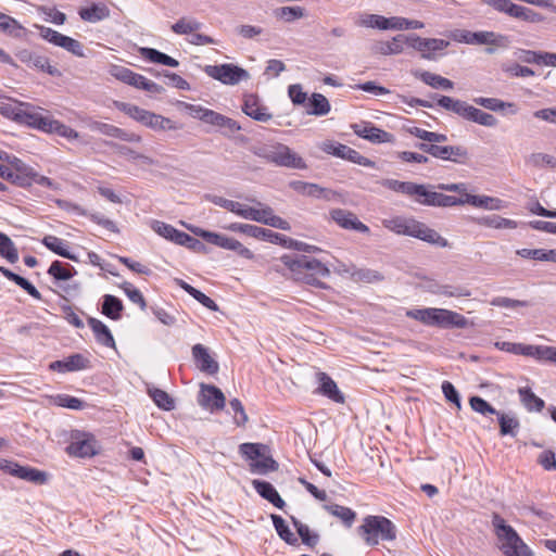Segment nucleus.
Returning <instances> with one entry per match:
<instances>
[{"instance_id": "1", "label": "nucleus", "mask_w": 556, "mask_h": 556, "mask_svg": "<svg viewBox=\"0 0 556 556\" xmlns=\"http://www.w3.org/2000/svg\"><path fill=\"white\" fill-rule=\"evenodd\" d=\"M280 263L289 270L293 280L306 285L325 288L321 280L330 276V270L325 264L305 255H283Z\"/></svg>"}, {"instance_id": "2", "label": "nucleus", "mask_w": 556, "mask_h": 556, "mask_svg": "<svg viewBox=\"0 0 556 556\" xmlns=\"http://www.w3.org/2000/svg\"><path fill=\"white\" fill-rule=\"evenodd\" d=\"M382 225L396 235L414 237L441 248L448 245L447 240L438 231L413 217L394 216L383 219Z\"/></svg>"}, {"instance_id": "3", "label": "nucleus", "mask_w": 556, "mask_h": 556, "mask_svg": "<svg viewBox=\"0 0 556 556\" xmlns=\"http://www.w3.org/2000/svg\"><path fill=\"white\" fill-rule=\"evenodd\" d=\"M251 151L257 157L276 166L294 169H305L307 167L305 161L283 143L275 142L255 146Z\"/></svg>"}, {"instance_id": "4", "label": "nucleus", "mask_w": 556, "mask_h": 556, "mask_svg": "<svg viewBox=\"0 0 556 556\" xmlns=\"http://www.w3.org/2000/svg\"><path fill=\"white\" fill-rule=\"evenodd\" d=\"M358 535L369 546H376L379 541H394L396 539L395 525L384 516H366L357 528Z\"/></svg>"}, {"instance_id": "5", "label": "nucleus", "mask_w": 556, "mask_h": 556, "mask_svg": "<svg viewBox=\"0 0 556 556\" xmlns=\"http://www.w3.org/2000/svg\"><path fill=\"white\" fill-rule=\"evenodd\" d=\"M495 534L501 542L500 549L505 556H534L516 530L498 515L492 517Z\"/></svg>"}, {"instance_id": "6", "label": "nucleus", "mask_w": 556, "mask_h": 556, "mask_svg": "<svg viewBox=\"0 0 556 556\" xmlns=\"http://www.w3.org/2000/svg\"><path fill=\"white\" fill-rule=\"evenodd\" d=\"M251 202L255 204V206H249L247 204L235 202V207L231 213L249 220H253L256 223L265 224L267 226L278 228L281 230H289L290 224L283 218L274 214V210L263 204L255 199H251Z\"/></svg>"}, {"instance_id": "7", "label": "nucleus", "mask_w": 556, "mask_h": 556, "mask_svg": "<svg viewBox=\"0 0 556 556\" xmlns=\"http://www.w3.org/2000/svg\"><path fill=\"white\" fill-rule=\"evenodd\" d=\"M113 104L121 112L153 130L177 129V126L172 122V119L141 109L138 105L122 101H114Z\"/></svg>"}, {"instance_id": "8", "label": "nucleus", "mask_w": 556, "mask_h": 556, "mask_svg": "<svg viewBox=\"0 0 556 556\" xmlns=\"http://www.w3.org/2000/svg\"><path fill=\"white\" fill-rule=\"evenodd\" d=\"M483 3L493 8L495 11L500 13H504L509 17H513L518 21H522L530 24H539L544 22L545 17L534 11L531 8L517 4L510 0H481Z\"/></svg>"}, {"instance_id": "9", "label": "nucleus", "mask_w": 556, "mask_h": 556, "mask_svg": "<svg viewBox=\"0 0 556 556\" xmlns=\"http://www.w3.org/2000/svg\"><path fill=\"white\" fill-rule=\"evenodd\" d=\"M187 228L193 235L201 237L202 239H204L206 242H208L211 244L223 248L225 250L235 251L240 256L248 258V260L254 258L253 252L251 250H249L248 248H245L241 242H239L235 238H230L225 235L204 230L197 226H187Z\"/></svg>"}, {"instance_id": "10", "label": "nucleus", "mask_w": 556, "mask_h": 556, "mask_svg": "<svg viewBox=\"0 0 556 556\" xmlns=\"http://www.w3.org/2000/svg\"><path fill=\"white\" fill-rule=\"evenodd\" d=\"M410 199L421 205L451 207L457 205V198L437 192L431 185L414 184Z\"/></svg>"}, {"instance_id": "11", "label": "nucleus", "mask_w": 556, "mask_h": 556, "mask_svg": "<svg viewBox=\"0 0 556 556\" xmlns=\"http://www.w3.org/2000/svg\"><path fill=\"white\" fill-rule=\"evenodd\" d=\"M204 72L207 76L220 81L224 85H237L242 80H248L250 74L242 67L231 63L220 65H206Z\"/></svg>"}, {"instance_id": "12", "label": "nucleus", "mask_w": 556, "mask_h": 556, "mask_svg": "<svg viewBox=\"0 0 556 556\" xmlns=\"http://www.w3.org/2000/svg\"><path fill=\"white\" fill-rule=\"evenodd\" d=\"M72 441L66 447L67 453L74 457H92L99 452V444L91 433L75 431Z\"/></svg>"}, {"instance_id": "13", "label": "nucleus", "mask_w": 556, "mask_h": 556, "mask_svg": "<svg viewBox=\"0 0 556 556\" xmlns=\"http://www.w3.org/2000/svg\"><path fill=\"white\" fill-rule=\"evenodd\" d=\"M36 27L38 28L39 35L42 39L56 47L63 48L76 56H85L83 45L78 40L65 36L50 27L41 25H36Z\"/></svg>"}, {"instance_id": "14", "label": "nucleus", "mask_w": 556, "mask_h": 556, "mask_svg": "<svg viewBox=\"0 0 556 556\" xmlns=\"http://www.w3.org/2000/svg\"><path fill=\"white\" fill-rule=\"evenodd\" d=\"M405 41L413 49L421 52V56L427 60L432 59V52L441 51L450 46V41L438 38H421L415 34L405 37Z\"/></svg>"}, {"instance_id": "15", "label": "nucleus", "mask_w": 556, "mask_h": 556, "mask_svg": "<svg viewBox=\"0 0 556 556\" xmlns=\"http://www.w3.org/2000/svg\"><path fill=\"white\" fill-rule=\"evenodd\" d=\"M198 403L201 407L210 412L222 410L225 407L226 399L224 393L215 386L201 384L198 396Z\"/></svg>"}, {"instance_id": "16", "label": "nucleus", "mask_w": 556, "mask_h": 556, "mask_svg": "<svg viewBox=\"0 0 556 556\" xmlns=\"http://www.w3.org/2000/svg\"><path fill=\"white\" fill-rule=\"evenodd\" d=\"M352 129L358 137L372 143H387L394 141V136L392 134L374 126L371 123L362 122L353 124Z\"/></svg>"}, {"instance_id": "17", "label": "nucleus", "mask_w": 556, "mask_h": 556, "mask_svg": "<svg viewBox=\"0 0 556 556\" xmlns=\"http://www.w3.org/2000/svg\"><path fill=\"white\" fill-rule=\"evenodd\" d=\"M22 112L18 116V124L29 126L31 128L45 131L49 115H43L41 109L30 103H23Z\"/></svg>"}, {"instance_id": "18", "label": "nucleus", "mask_w": 556, "mask_h": 556, "mask_svg": "<svg viewBox=\"0 0 556 556\" xmlns=\"http://www.w3.org/2000/svg\"><path fill=\"white\" fill-rule=\"evenodd\" d=\"M289 187L302 195L315 199H325L329 201L336 195V192L330 189L323 188L317 184L302 180H292L289 182Z\"/></svg>"}, {"instance_id": "19", "label": "nucleus", "mask_w": 556, "mask_h": 556, "mask_svg": "<svg viewBox=\"0 0 556 556\" xmlns=\"http://www.w3.org/2000/svg\"><path fill=\"white\" fill-rule=\"evenodd\" d=\"M457 205L470 204L490 211H500L506 207L503 200L489 195H475L465 193L462 198H457Z\"/></svg>"}, {"instance_id": "20", "label": "nucleus", "mask_w": 556, "mask_h": 556, "mask_svg": "<svg viewBox=\"0 0 556 556\" xmlns=\"http://www.w3.org/2000/svg\"><path fill=\"white\" fill-rule=\"evenodd\" d=\"M331 218L342 228L352 229L362 233H368L369 228L358 220L356 215L350 211L334 208L330 212Z\"/></svg>"}, {"instance_id": "21", "label": "nucleus", "mask_w": 556, "mask_h": 556, "mask_svg": "<svg viewBox=\"0 0 556 556\" xmlns=\"http://www.w3.org/2000/svg\"><path fill=\"white\" fill-rule=\"evenodd\" d=\"M318 382L317 393L330 399L331 401L343 404L345 399L342 392L339 390L337 383L326 372L318 371L316 374Z\"/></svg>"}, {"instance_id": "22", "label": "nucleus", "mask_w": 556, "mask_h": 556, "mask_svg": "<svg viewBox=\"0 0 556 556\" xmlns=\"http://www.w3.org/2000/svg\"><path fill=\"white\" fill-rule=\"evenodd\" d=\"M89 127L93 131H99L102 135L118 138L128 142H140L141 137L135 132H128L119 127H116L111 124L101 123V122H91Z\"/></svg>"}, {"instance_id": "23", "label": "nucleus", "mask_w": 556, "mask_h": 556, "mask_svg": "<svg viewBox=\"0 0 556 556\" xmlns=\"http://www.w3.org/2000/svg\"><path fill=\"white\" fill-rule=\"evenodd\" d=\"M244 114L257 122H268L273 115L268 112L267 108L263 105L255 94H247L242 105Z\"/></svg>"}, {"instance_id": "24", "label": "nucleus", "mask_w": 556, "mask_h": 556, "mask_svg": "<svg viewBox=\"0 0 556 556\" xmlns=\"http://www.w3.org/2000/svg\"><path fill=\"white\" fill-rule=\"evenodd\" d=\"M192 356L198 368L206 374L214 375L218 371V363L210 355L208 350L198 343L192 346Z\"/></svg>"}, {"instance_id": "25", "label": "nucleus", "mask_w": 556, "mask_h": 556, "mask_svg": "<svg viewBox=\"0 0 556 556\" xmlns=\"http://www.w3.org/2000/svg\"><path fill=\"white\" fill-rule=\"evenodd\" d=\"M185 109L193 118H198L206 124L219 127L224 115L213 110L203 108L198 104L184 103Z\"/></svg>"}, {"instance_id": "26", "label": "nucleus", "mask_w": 556, "mask_h": 556, "mask_svg": "<svg viewBox=\"0 0 556 556\" xmlns=\"http://www.w3.org/2000/svg\"><path fill=\"white\" fill-rule=\"evenodd\" d=\"M444 161L454 163H465L468 159V151L462 146H437L434 149V156Z\"/></svg>"}, {"instance_id": "27", "label": "nucleus", "mask_w": 556, "mask_h": 556, "mask_svg": "<svg viewBox=\"0 0 556 556\" xmlns=\"http://www.w3.org/2000/svg\"><path fill=\"white\" fill-rule=\"evenodd\" d=\"M257 239H262V240H265V241L271 242V243H278L283 247H292L294 243V247L298 250H304V251L317 250L315 247H311L306 243L294 242L292 239L287 238L286 236H283L281 233L275 232V231H273L270 229H266V228H261V233Z\"/></svg>"}, {"instance_id": "28", "label": "nucleus", "mask_w": 556, "mask_h": 556, "mask_svg": "<svg viewBox=\"0 0 556 556\" xmlns=\"http://www.w3.org/2000/svg\"><path fill=\"white\" fill-rule=\"evenodd\" d=\"M80 18L89 23H98L110 17L109 7L102 2L91 3L89 7L81 8L78 12Z\"/></svg>"}, {"instance_id": "29", "label": "nucleus", "mask_w": 556, "mask_h": 556, "mask_svg": "<svg viewBox=\"0 0 556 556\" xmlns=\"http://www.w3.org/2000/svg\"><path fill=\"white\" fill-rule=\"evenodd\" d=\"M252 485L255 491L275 507L282 509L286 505L285 501L280 497L277 490L267 481L253 480Z\"/></svg>"}, {"instance_id": "30", "label": "nucleus", "mask_w": 556, "mask_h": 556, "mask_svg": "<svg viewBox=\"0 0 556 556\" xmlns=\"http://www.w3.org/2000/svg\"><path fill=\"white\" fill-rule=\"evenodd\" d=\"M31 175L33 168H26V170H15L14 168H10L4 166L2 172L0 173V177L13 182L18 187H29L31 186Z\"/></svg>"}, {"instance_id": "31", "label": "nucleus", "mask_w": 556, "mask_h": 556, "mask_svg": "<svg viewBox=\"0 0 556 556\" xmlns=\"http://www.w3.org/2000/svg\"><path fill=\"white\" fill-rule=\"evenodd\" d=\"M88 324L92 329L94 337L99 343L109 348L115 345V341L110 329L101 320L90 317Z\"/></svg>"}, {"instance_id": "32", "label": "nucleus", "mask_w": 556, "mask_h": 556, "mask_svg": "<svg viewBox=\"0 0 556 556\" xmlns=\"http://www.w3.org/2000/svg\"><path fill=\"white\" fill-rule=\"evenodd\" d=\"M41 242L47 249H49L53 253L72 261H77L76 256L70 253L67 249V243L63 239L52 235H48L43 237Z\"/></svg>"}, {"instance_id": "33", "label": "nucleus", "mask_w": 556, "mask_h": 556, "mask_svg": "<svg viewBox=\"0 0 556 556\" xmlns=\"http://www.w3.org/2000/svg\"><path fill=\"white\" fill-rule=\"evenodd\" d=\"M405 40V36L397 35L392 38L390 41H378L372 47L376 53L382 55H391V54H400L403 52V41Z\"/></svg>"}, {"instance_id": "34", "label": "nucleus", "mask_w": 556, "mask_h": 556, "mask_svg": "<svg viewBox=\"0 0 556 556\" xmlns=\"http://www.w3.org/2000/svg\"><path fill=\"white\" fill-rule=\"evenodd\" d=\"M139 53L142 58L149 60L152 63H157L169 67H177L179 65V62L176 59L153 48H140Z\"/></svg>"}, {"instance_id": "35", "label": "nucleus", "mask_w": 556, "mask_h": 556, "mask_svg": "<svg viewBox=\"0 0 556 556\" xmlns=\"http://www.w3.org/2000/svg\"><path fill=\"white\" fill-rule=\"evenodd\" d=\"M48 134H54L68 140H75L79 137L78 132L72 127L61 123L58 119L49 116L45 131Z\"/></svg>"}, {"instance_id": "36", "label": "nucleus", "mask_w": 556, "mask_h": 556, "mask_svg": "<svg viewBox=\"0 0 556 556\" xmlns=\"http://www.w3.org/2000/svg\"><path fill=\"white\" fill-rule=\"evenodd\" d=\"M203 24L192 16H182L170 26L176 35H191L202 28Z\"/></svg>"}, {"instance_id": "37", "label": "nucleus", "mask_w": 556, "mask_h": 556, "mask_svg": "<svg viewBox=\"0 0 556 556\" xmlns=\"http://www.w3.org/2000/svg\"><path fill=\"white\" fill-rule=\"evenodd\" d=\"M480 226H485L494 229H516L518 224L516 220L502 217L500 215L483 216L476 219Z\"/></svg>"}, {"instance_id": "38", "label": "nucleus", "mask_w": 556, "mask_h": 556, "mask_svg": "<svg viewBox=\"0 0 556 556\" xmlns=\"http://www.w3.org/2000/svg\"><path fill=\"white\" fill-rule=\"evenodd\" d=\"M498 424H500V433L501 435H510L516 437L517 431L520 427V422L517 417L513 414L496 413Z\"/></svg>"}, {"instance_id": "39", "label": "nucleus", "mask_w": 556, "mask_h": 556, "mask_svg": "<svg viewBox=\"0 0 556 556\" xmlns=\"http://www.w3.org/2000/svg\"><path fill=\"white\" fill-rule=\"evenodd\" d=\"M414 75L415 77L421 79L425 84L431 86L432 88H441L448 90L454 87L452 80L427 71L415 72Z\"/></svg>"}, {"instance_id": "40", "label": "nucleus", "mask_w": 556, "mask_h": 556, "mask_svg": "<svg viewBox=\"0 0 556 556\" xmlns=\"http://www.w3.org/2000/svg\"><path fill=\"white\" fill-rule=\"evenodd\" d=\"M123 308V303L118 298L111 294L103 296L102 314L106 317L113 320H118L122 316Z\"/></svg>"}, {"instance_id": "41", "label": "nucleus", "mask_w": 556, "mask_h": 556, "mask_svg": "<svg viewBox=\"0 0 556 556\" xmlns=\"http://www.w3.org/2000/svg\"><path fill=\"white\" fill-rule=\"evenodd\" d=\"M110 75H112L117 80H121L124 84H127L132 87H137L140 74L132 72L131 70L121 66V65H111L109 70Z\"/></svg>"}, {"instance_id": "42", "label": "nucleus", "mask_w": 556, "mask_h": 556, "mask_svg": "<svg viewBox=\"0 0 556 556\" xmlns=\"http://www.w3.org/2000/svg\"><path fill=\"white\" fill-rule=\"evenodd\" d=\"M278 469V463L268 455V448L256 462L250 463V471L257 475H266Z\"/></svg>"}, {"instance_id": "43", "label": "nucleus", "mask_w": 556, "mask_h": 556, "mask_svg": "<svg viewBox=\"0 0 556 556\" xmlns=\"http://www.w3.org/2000/svg\"><path fill=\"white\" fill-rule=\"evenodd\" d=\"M473 102L477 105H480L493 112H500L504 111L505 109H511V113H516V105L514 103L504 102L497 98L476 97L473 98Z\"/></svg>"}, {"instance_id": "44", "label": "nucleus", "mask_w": 556, "mask_h": 556, "mask_svg": "<svg viewBox=\"0 0 556 556\" xmlns=\"http://www.w3.org/2000/svg\"><path fill=\"white\" fill-rule=\"evenodd\" d=\"M520 401L529 412H541L544 408V401L536 396L531 389L520 388L518 390Z\"/></svg>"}, {"instance_id": "45", "label": "nucleus", "mask_w": 556, "mask_h": 556, "mask_svg": "<svg viewBox=\"0 0 556 556\" xmlns=\"http://www.w3.org/2000/svg\"><path fill=\"white\" fill-rule=\"evenodd\" d=\"M15 477L28 482H33L35 484H45L48 480L47 473L45 471L21 465Z\"/></svg>"}, {"instance_id": "46", "label": "nucleus", "mask_w": 556, "mask_h": 556, "mask_svg": "<svg viewBox=\"0 0 556 556\" xmlns=\"http://www.w3.org/2000/svg\"><path fill=\"white\" fill-rule=\"evenodd\" d=\"M308 105L311 109L307 110V113L312 115L324 116L330 112V103L328 99L321 93H313Z\"/></svg>"}, {"instance_id": "47", "label": "nucleus", "mask_w": 556, "mask_h": 556, "mask_svg": "<svg viewBox=\"0 0 556 556\" xmlns=\"http://www.w3.org/2000/svg\"><path fill=\"white\" fill-rule=\"evenodd\" d=\"M179 286L188 293L190 294L193 299H195L199 303H201L203 306H205L206 308L213 311V312H216L218 311V306L217 304L207 295H205L203 292H201L200 290L193 288L192 286H190L189 283L185 282L184 280H180L179 281Z\"/></svg>"}, {"instance_id": "48", "label": "nucleus", "mask_w": 556, "mask_h": 556, "mask_svg": "<svg viewBox=\"0 0 556 556\" xmlns=\"http://www.w3.org/2000/svg\"><path fill=\"white\" fill-rule=\"evenodd\" d=\"M0 30L14 38H23L27 34V29L10 15L0 22Z\"/></svg>"}, {"instance_id": "49", "label": "nucleus", "mask_w": 556, "mask_h": 556, "mask_svg": "<svg viewBox=\"0 0 556 556\" xmlns=\"http://www.w3.org/2000/svg\"><path fill=\"white\" fill-rule=\"evenodd\" d=\"M0 30L14 38H23L27 34V29L10 15L0 22Z\"/></svg>"}, {"instance_id": "50", "label": "nucleus", "mask_w": 556, "mask_h": 556, "mask_svg": "<svg viewBox=\"0 0 556 556\" xmlns=\"http://www.w3.org/2000/svg\"><path fill=\"white\" fill-rule=\"evenodd\" d=\"M505 36L488 30L475 31L473 36V45H493L503 47L505 46Z\"/></svg>"}, {"instance_id": "51", "label": "nucleus", "mask_w": 556, "mask_h": 556, "mask_svg": "<svg viewBox=\"0 0 556 556\" xmlns=\"http://www.w3.org/2000/svg\"><path fill=\"white\" fill-rule=\"evenodd\" d=\"M338 157H341V159H344V160H349L355 164H359V165H363V166H372L374 163L363 156L359 152H357L356 150L345 146V144H340V148L338 149Z\"/></svg>"}, {"instance_id": "52", "label": "nucleus", "mask_w": 556, "mask_h": 556, "mask_svg": "<svg viewBox=\"0 0 556 556\" xmlns=\"http://www.w3.org/2000/svg\"><path fill=\"white\" fill-rule=\"evenodd\" d=\"M325 508L329 511V514L341 519L342 522L348 528L352 527V525L356 518V513L345 506L333 504V505L325 506Z\"/></svg>"}, {"instance_id": "53", "label": "nucleus", "mask_w": 556, "mask_h": 556, "mask_svg": "<svg viewBox=\"0 0 556 556\" xmlns=\"http://www.w3.org/2000/svg\"><path fill=\"white\" fill-rule=\"evenodd\" d=\"M382 187L392 190L396 193H401L410 198V193L414 187L413 181H400L396 179L384 178L378 181Z\"/></svg>"}, {"instance_id": "54", "label": "nucleus", "mask_w": 556, "mask_h": 556, "mask_svg": "<svg viewBox=\"0 0 556 556\" xmlns=\"http://www.w3.org/2000/svg\"><path fill=\"white\" fill-rule=\"evenodd\" d=\"M149 395L153 400V402L156 404L157 407L164 409V410H172L174 409V400L169 396L167 392L164 390L152 388L148 390Z\"/></svg>"}, {"instance_id": "55", "label": "nucleus", "mask_w": 556, "mask_h": 556, "mask_svg": "<svg viewBox=\"0 0 556 556\" xmlns=\"http://www.w3.org/2000/svg\"><path fill=\"white\" fill-rule=\"evenodd\" d=\"M268 447L264 444L260 443H242L239 446L240 453L250 463L256 462L261 456H264V452H266Z\"/></svg>"}, {"instance_id": "56", "label": "nucleus", "mask_w": 556, "mask_h": 556, "mask_svg": "<svg viewBox=\"0 0 556 556\" xmlns=\"http://www.w3.org/2000/svg\"><path fill=\"white\" fill-rule=\"evenodd\" d=\"M355 25L359 27L377 28L383 30L384 16L379 14L361 13L355 21Z\"/></svg>"}, {"instance_id": "57", "label": "nucleus", "mask_w": 556, "mask_h": 556, "mask_svg": "<svg viewBox=\"0 0 556 556\" xmlns=\"http://www.w3.org/2000/svg\"><path fill=\"white\" fill-rule=\"evenodd\" d=\"M271 520L278 535L288 544L294 545L298 543V539L291 532L285 520L278 515H271Z\"/></svg>"}, {"instance_id": "58", "label": "nucleus", "mask_w": 556, "mask_h": 556, "mask_svg": "<svg viewBox=\"0 0 556 556\" xmlns=\"http://www.w3.org/2000/svg\"><path fill=\"white\" fill-rule=\"evenodd\" d=\"M527 163L536 168H541V167H545V166L555 168L556 167V157L551 154L535 152L528 156Z\"/></svg>"}, {"instance_id": "59", "label": "nucleus", "mask_w": 556, "mask_h": 556, "mask_svg": "<svg viewBox=\"0 0 556 556\" xmlns=\"http://www.w3.org/2000/svg\"><path fill=\"white\" fill-rule=\"evenodd\" d=\"M278 18L285 20L287 23L294 22L295 20L305 16V10L302 7H282L275 11Z\"/></svg>"}, {"instance_id": "60", "label": "nucleus", "mask_w": 556, "mask_h": 556, "mask_svg": "<svg viewBox=\"0 0 556 556\" xmlns=\"http://www.w3.org/2000/svg\"><path fill=\"white\" fill-rule=\"evenodd\" d=\"M55 405L74 410H80L86 407V403L78 397L68 394H59L53 399Z\"/></svg>"}, {"instance_id": "61", "label": "nucleus", "mask_w": 556, "mask_h": 556, "mask_svg": "<svg viewBox=\"0 0 556 556\" xmlns=\"http://www.w3.org/2000/svg\"><path fill=\"white\" fill-rule=\"evenodd\" d=\"M0 254L5 257L10 263H15L18 260L17 250L15 249L12 240L0 232Z\"/></svg>"}, {"instance_id": "62", "label": "nucleus", "mask_w": 556, "mask_h": 556, "mask_svg": "<svg viewBox=\"0 0 556 556\" xmlns=\"http://www.w3.org/2000/svg\"><path fill=\"white\" fill-rule=\"evenodd\" d=\"M434 307L409 309L406 312V316L418 320L427 326H432L433 323Z\"/></svg>"}, {"instance_id": "63", "label": "nucleus", "mask_w": 556, "mask_h": 556, "mask_svg": "<svg viewBox=\"0 0 556 556\" xmlns=\"http://www.w3.org/2000/svg\"><path fill=\"white\" fill-rule=\"evenodd\" d=\"M469 404L472 410L483 416L496 415V413H498V410H496L493 406H491L485 400H483L480 396H471L469 399Z\"/></svg>"}, {"instance_id": "64", "label": "nucleus", "mask_w": 556, "mask_h": 556, "mask_svg": "<svg viewBox=\"0 0 556 556\" xmlns=\"http://www.w3.org/2000/svg\"><path fill=\"white\" fill-rule=\"evenodd\" d=\"M121 288L132 303L138 304L142 311L146 309L147 303L139 289L135 288L130 282H124Z\"/></svg>"}]
</instances>
